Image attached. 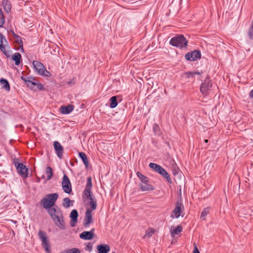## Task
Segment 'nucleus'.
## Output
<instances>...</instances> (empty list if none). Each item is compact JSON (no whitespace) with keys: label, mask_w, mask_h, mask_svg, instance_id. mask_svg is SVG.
Listing matches in <instances>:
<instances>
[{"label":"nucleus","mask_w":253,"mask_h":253,"mask_svg":"<svg viewBox=\"0 0 253 253\" xmlns=\"http://www.w3.org/2000/svg\"><path fill=\"white\" fill-rule=\"evenodd\" d=\"M58 198V194L57 193H51L43 197L41 201L43 207L47 209L55 206V202Z\"/></svg>","instance_id":"1"},{"label":"nucleus","mask_w":253,"mask_h":253,"mask_svg":"<svg viewBox=\"0 0 253 253\" xmlns=\"http://www.w3.org/2000/svg\"><path fill=\"white\" fill-rule=\"evenodd\" d=\"M169 43L173 46L182 49L187 46L188 41L183 35H178L172 37Z\"/></svg>","instance_id":"2"},{"label":"nucleus","mask_w":253,"mask_h":253,"mask_svg":"<svg viewBox=\"0 0 253 253\" xmlns=\"http://www.w3.org/2000/svg\"><path fill=\"white\" fill-rule=\"evenodd\" d=\"M38 236L41 241L42 246L44 249L46 253H50V244L46 232L42 230H40L38 232Z\"/></svg>","instance_id":"3"},{"label":"nucleus","mask_w":253,"mask_h":253,"mask_svg":"<svg viewBox=\"0 0 253 253\" xmlns=\"http://www.w3.org/2000/svg\"><path fill=\"white\" fill-rule=\"evenodd\" d=\"M33 65L35 70L38 74L46 77L49 76L50 73L46 70L42 63L35 60L33 62Z\"/></svg>","instance_id":"4"},{"label":"nucleus","mask_w":253,"mask_h":253,"mask_svg":"<svg viewBox=\"0 0 253 253\" xmlns=\"http://www.w3.org/2000/svg\"><path fill=\"white\" fill-rule=\"evenodd\" d=\"M18 161V159H15L14 164L18 173L25 178L27 177L28 169L23 164L19 163Z\"/></svg>","instance_id":"5"},{"label":"nucleus","mask_w":253,"mask_h":253,"mask_svg":"<svg viewBox=\"0 0 253 253\" xmlns=\"http://www.w3.org/2000/svg\"><path fill=\"white\" fill-rule=\"evenodd\" d=\"M184 210V206L181 203V200H177L176 205L171 214V217L177 218L180 216V213Z\"/></svg>","instance_id":"6"},{"label":"nucleus","mask_w":253,"mask_h":253,"mask_svg":"<svg viewBox=\"0 0 253 253\" xmlns=\"http://www.w3.org/2000/svg\"><path fill=\"white\" fill-rule=\"evenodd\" d=\"M201 57V53L200 50H195L189 52L185 55L186 60L190 61H196L200 59Z\"/></svg>","instance_id":"7"},{"label":"nucleus","mask_w":253,"mask_h":253,"mask_svg":"<svg viewBox=\"0 0 253 253\" xmlns=\"http://www.w3.org/2000/svg\"><path fill=\"white\" fill-rule=\"evenodd\" d=\"M52 219L63 215L62 211L55 205L46 210Z\"/></svg>","instance_id":"8"},{"label":"nucleus","mask_w":253,"mask_h":253,"mask_svg":"<svg viewBox=\"0 0 253 253\" xmlns=\"http://www.w3.org/2000/svg\"><path fill=\"white\" fill-rule=\"evenodd\" d=\"M212 87V83L209 79V77L207 76L204 82L202 83L200 86V91L203 94H206L208 91Z\"/></svg>","instance_id":"9"},{"label":"nucleus","mask_w":253,"mask_h":253,"mask_svg":"<svg viewBox=\"0 0 253 253\" xmlns=\"http://www.w3.org/2000/svg\"><path fill=\"white\" fill-rule=\"evenodd\" d=\"M62 186L64 192L70 194L72 191V186L69 179L66 175H64L62 182Z\"/></svg>","instance_id":"10"},{"label":"nucleus","mask_w":253,"mask_h":253,"mask_svg":"<svg viewBox=\"0 0 253 253\" xmlns=\"http://www.w3.org/2000/svg\"><path fill=\"white\" fill-rule=\"evenodd\" d=\"M92 222V214L91 210L90 209H87L84 220V225L85 227H88Z\"/></svg>","instance_id":"11"},{"label":"nucleus","mask_w":253,"mask_h":253,"mask_svg":"<svg viewBox=\"0 0 253 253\" xmlns=\"http://www.w3.org/2000/svg\"><path fill=\"white\" fill-rule=\"evenodd\" d=\"M53 147L57 157L60 159H62L64 151L63 147L57 141L54 142Z\"/></svg>","instance_id":"12"},{"label":"nucleus","mask_w":253,"mask_h":253,"mask_svg":"<svg viewBox=\"0 0 253 253\" xmlns=\"http://www.w3.org/2000/svg\"><path fill=\"white\" fill-rule=\"evenodd\" d=\"M56 225L61 230L65 229V223L64 220L63 215L56 217L52 219Z\"/></svg>","instance_id":"13"},{"label":"nucleus","mask_w":253,"mask_h":253,"mask_svg":"<svg viewBox=\"0 0 253 253\" xmlns=\"http://www.w3.org/2000/svg\"><path fill=\"white\" fill-rule=\"evenodd\" d=\"M156 172H158L162 175L164 178H165L169 183H172V181L171 178L169 176V175L167 172V171L160 165H159L157 169H156Z\"/></svg>","instance_id":"14"},{"label":"nucleus","mask_w":253,"mask_h":253,"mask_svg":"<svg viewBox=\"0 0 253 253\" xmlns=\"http://www.w3.org/2000/svg\"><path fill=\"white\" fill-rule=\"evenodd\" d=\"M78 212L76 210H73L70 215V217L71 219L70 225L71 227H75L76 223L78 222Z\"/></svg>","instance_id":"15"},{"label":"nucleus","mask_w":253,"mask_h":253,"mask_svg":"<svg viewBox=\"0 0 253 253\" xmlns=\"http://www.w3.org/2000/svg\"><path fill=\"white\" fill-rule=\"evenodd\" d=\"M94 231V229L92 228L89 231H84L80 234V238L85 240H91L93 237Z\"/></svg>","instance_id":"16"},{"label":"nucleus","mask_w":253,"mask_h":253,"mask_svg":"<svg viewBox=\"0 0 253 253\" xmlns=\"http://www.w3.org/2000/svg\"><path fill=\"white\" fill-rule=\"evenodd\" d=\"M140 189L143 192L144 191H153L154 190V187L150 184L148 183V182L141 183L140 184Z\"/></svg>","instance_id":"17"},{"label":"nucleus","mask_w":253,"mask_h":253,"mask_svg":"<svg viewBox=\"0 0 253 253\" xmlns=\"http://www.w3.org/2000/svg\"><path fill=\"white\" fill-rule=\"evenodd\" d=\"M74 106L69 104L67 106H62L60 107L61 113L63 114H69L74 110Z\"/></svg>","instance_id":"18"},{"label":"nucleus","mask_w":253,"mask_h":253,"mask_svg":"<svg viewBox=\"0 0 253 253\" xmlns=\"http://www.w3.org/2000/svg\"><path fill=\"white\" fill-rule=\"evenodd\" d=\"M98 253H108L110 250V247L108 245L101 244L97 246Z\"/></svg>","instance_id":"19"},{"label":"nucleus","mask_w":253,"mask_h":253,"mask_svg":"<svg viewBox=\"0 0 253 253\" xmlns=\"http://www.w3.org/2000/svg\"><path fill=\"white\" fill-rule=\"evenodd\" d=\"M7 48H9L8 43L7 44L6 43H4V45L0 46V50L3 52V53L5 55L6 57L9 58L11 56L10 51L8 50H6Z\"/></svg>","instance_id":"20"},{"label":"nucleus","mask_w":253,"mask_h":253,"mask_svg":"<svg viewBox=\"0 0 253 253\" xmlns=\"http://www.w3.org/2000/svg\"><path fill=\"white\" fill-rule=\"evenodd\" d=\"M2 4L3 5L4 9L7 13L10 11L11 9V5L10 1L8 0H3L2 1Z\"/></svg>","instance_id":"21"},{"label":"nucleus","mask_w":253,"mask_h":253,"mask_svg":"<svg viewBox=\"0 0 253 253\" xmlns=\"http://www.w3.org/2000/svg\"><path fill=\"white\" fill-rule=\"evenodd\" d=\"M74 201L71 200L69 198H65L63 199L62 205L65 208H68L73 206Z\"/></svg>","instance_id":"22"},{"label":"nucleus","mask_w":253,"mask_h":253,"mask_svg":"<svg viewBox=\"0 0 253 253\" xmlns=\"http://www.w3.org/2000/svg\"><path fill=\"white\" fill-rule=\"evenodd\" d=\"M0 84L3 88L9 91L10 90L9 84L8 81L5 79L1 78L0 80Z\"/></svg>","instance_id":"23"},{"label":"nucleus","mask_w":253,"mask_h":253,"mask_svg":"<svg viewBox=\"0 0 253 253\" xmlns=\"http://www.w3.org/2000/svg\"><path fill=\"white\" fill-rule=\"evenodd\" d=\"M12 59L15 61V64L18 66L20 64L21 55L19 53L15 52L12 56Z\"/></svg>","instance_id":"24"},{"label":"nucleus","mask_w":253,"mask_h":253,"mask_svg":"<svg viewBox=\"0 0 253 253\" xmlns=\"http://www.w3.org/2000/svg\"><path fill=\"white\" fill-rule=\"evenodd\" d=\"M79 157L82 159L85 166L87 168L88 166V161L87 157L84 152H80L79 153Z\"/></svg>","instance_id":"25"},{"label":"nucleus","mask_w":253,"mask_h":253,"mask_svg":"<svg viewBox=\"0 0 253 253\" xmlns=\"http://www.w3.org/2000/svg\"><path fill=\"white\" fill-rule=\"evenodd\" d=\"M22 79L24 81L28 87L30 88H33L36 85V83L31 81L29 78L25 79L22 77Z\"/></svg>","instance_id":"26"},{"label":"nucleus","mask_w":253,"mask_h":253,"mask_svg":"<svg viewBox=\"0 0 253 253\" xmlns=\"http://www.w3.org/2000/svg\"><path fill=\"white\" fill-rule=\"evenodd\" d=\"M14 38L15 39V42L20 46L21 48V51L24 52L23 42L21 38L18 35L15 36Z\"/></svg>","instance_id":"27"},{"label":"nucleus","mask_w":253,"mask_h":253,"mask_svg":"<svg viewBox=\"0 0 253 253\" xmlns=\"http://www.w3.org/2000/svg\"><path fill=\"white\" fill-rule=\"evenodd\" d=\"M109 102L110 103V107L111 108H114L118 105V102L117 100V96H114L111 97L110 98Z\"/></svg>","instance_id":"28"},{"label":"nucleus","mask_w":253,"mask_h":253,"mask_svg":"<svg viewBox=\"0 0 253 253\" xmlns=\"http://www.w3.org/2000/svg\"><path fill=\"white\" fill-rule=\"evenodd\" d=\"M91 191L90 189H84L83 191V199H89L93 197L91 195Z\"/></svg>","instance_id":"29"},{"label":"nucleus","mask_w":253,"mask_h":253,"mask_svg":"<svg viewBox=\"0 0 253 253\" xmlns=\"http://www.w3.org/2000/svg\"><path fill=\"white\" fill-rule=\"evenodd\" d=\"M89 205L90 207V209L91 210V211L95 210L97 208V202L96 200L94 199L93 197L89 198Z\"/></svg>","instance_id":"30"},{"label":"nucleus","mask_w":253,"mask_h":253,"mask_svg":"<svg viewBox=\"0 0 253 253\" xmlns=\"http://www.w3.org/2000/svg\"><path fill=\"white\" fill-rule=\"evenodd\" d=\"M45 173L47 176V180H49L51 179L53 174L52 168L50 167H47L46 168Z\"/></svg>","instance_id":"31"},{"label":"nucleus","mask_w":253,"mask_h":253,"mask_svg":"<svg viewBox=\"0 0 253 253\" xmlns=\"http://www.w3.org/2000/svg\"><path fill=\"white\" fill-rule=\"evenodd\" d=\"M136 175L142 182V183L144 182L146 183V182H148L149 178L143 175L140 172H137Z\"/></svg>","instance_id":"32"},{"label":"nucleus","mask_w":253,"mask_h":253,"mask_svg":"<svg viewBox=\"0 0 253 253\" xmlns=\"http://www.w3.org/2000/svg\"><path fill=\"white\" fill-rule=\"evenodd\" d=\"M182 230L181 225H178L173 231H171V236L174 237L175 235L178 234Z\"/></svg>","instance_id":"33"},{"label":"nucleus","mask_w":253,"mask_h":253,"mask_svg":"<svg viewBox=\"0 0 253 253\" xmlns=\"http://www.w3.org/2000/svg\"><path fill=\"white\" fill-rule=\"evenodd\" d=\"M154 230L153 229H152L151 228H148L146 231L145 234L143 238H149L152 236V235L154 234Z\"/></svg>","instance_id":"34"},{"label":"nucleus","mask_w":253,"mask_h":253,"mask_svg":"<svg viewBox=\"0 0 253 253\" xmlns=\"http://www.w3.org/2000/svg\"><path fill=\"white\" fill-rule=\"evenodd\" d=\"M153 130L156 135H160V129L158 125L157 124H154L153 126Z\"/></svg>","instance_id":"35"},{"label":"nucleus","mask_w":253,"mask_h":253,"mask_svg":"<svg viewBox=\"0 0 253 253\" xmlns=\"http://www.w3.org/2000/svg\"><path fill=\"white\" fill-rule=\"evenodd\" d=\"M248 35L250 39L253 40V19L252 21L251 25L248 30Z\"/></svg>","instance_id":"36"},{"label":"nucleus","mask_w":253,"mask_h":253,"mask_svg":"<svg viewBox=\"0 0 253 253\" xmlns=\"http://www.w3.org/2000/svg\"><path fill=\"white\" fill-rule=\"evenodd\" d=\"M5 22V18L2 10L0 8V28L3 27Z\"/></svg>","instance_id":"37"},{"label":"nucleus","mask_w":253,"mask_h":253,"mask_svg":"<svg viewBox=\"0 0 253 253\" xmlns=\"http://www.w3.org/2000/svg\"><path fill=\"white\" fill-rule=\"evenodd\" d=\"M92 188V182L91 177H88L87 178V182L85 185V189L91 190Z\"/></svg>","instance_id":"38"},{"label":"nucleus","mask_w":253,"mask_h":253,"mask_svg":"<svg viewBox=\"0 0 253 253\" xmlns=\"http://www.w3.org/2000/svg\"><path fill=\"white\" fill-rule=\"evenodd\" d=\"M209 208L204 209V210L201 212V218H203V219H205V217L207 216V215L209 213Z\"/></svg>","instance_id":"39"},{"label":"nucleus","mask_w":253,"mask_h":253,"mask_svg":"<svg viewBox=\"0 0 253 253\" xmlns=\"http://www.w3.org/2000/svg\"><path fill=\"white\" fill-rule=\"evenodd\" d=\"M7 41L3 36V35L0 33V46L4 45V43H7Z\"/></svg>","instance_id":"40"},{"label":"nucleus","mask_w":253,"mask_h":253,"mask_svg":"<svg viewBox=\"0 0 253 253\" xmlns=\"http://www.w3.org/2000/svg\"><path fill=\"white\" fill-rule=\"evenodd\" d=\"M65 253H81V251L78 248H73L65 251Z\"/></svg>","instance_id":"41"},{"label":"nucleus","mask_w":253,"mask_h":253,"mask_svg":"<svg viewBox=\"0 0 253 253\" xmlns=\"http://www.w3.org/2000/svg\"><path fill=\"white\" fill-rule=\"evenodd\" d=\"M159 165L158 164H157L156 163H150L149 164V167L153 169L154 170H155L156 171V169H157V168H158Z\"/></svg>","instance_id":"42"},{"label":"nucleus","mask_w":253,"mask_h":253,"mask_svg":"<svg viewBox=\"0 0 253 253\" xmlns=\"http://www.w3.org/2000/svg\"><path fill=\"white\" fill-rule=\"evenodd\" d=\"M92 249V245L90 243H88L85 248L86 251L91 252Z\"/></svg>","instance_id":"43"},{"label":"nucleus","mask_w":253,"mask_h":253,"mask_svg":"<svg viewBox=\"0 0 253 253\" xmlns=\"http://www.w3.org/2000/svg\"><path fill=\"white\" fill-rule=\"evenodd\" d=\"M185 74L187 78H189L190 77H193L194 76V73L191 72H186Z\"/></svg>","instance_id":"44"},{"label":"nucleus","mask_w":253,"mask_h":253,"mask_svg":"<svg viewBox=\"0 0 253 253\" xmlns=\"http://www.w3.org/2000/svg\"><path fill=\"white\" fill-rule=\"evenodd\" d=\"M37 87V88H38L39 89H41V90H42L43 88V86L42 85V84L40 83H36V85Z\"/></svg>","instance_id":"45"},{"label":"nucleus","mask_w":253,"mask_h":253,"mask_svg":"<svg viewBox=\"0 0 253 253\" xmlns=\"http://www.w3.org/2000/svg\"><path fill=\"white\" fill-rule=\"evenodd\" d=\"M8 33L9 34H11L13 36V37L16 36L17 34H16L15 33V32H14L13 30L12 29H10L8 31Z\"/></svg>","instance_id":"46"},{"label":"nucleus","mask_w":253,"mask_h":253,"mask_svg":"<svg viewBox=\"0 0 253 253\" xmlns=\"http://www.w3.org/2000/svg\"><path fill=\"white\" fill-rule=\"evenodd\" d=\"M193 253H200L196 246H195V248H194V249L193 251Z\"/></svg>","instance_id":"47"},{"label":"nucleus","mask_w":253,"mask_h":253,"mask_svg":"<svg viewBox=\"0 0 253 253\" xmlns=\"http://www.w3.org/2000/svg\"><path fill=\"white\" fill-rule=\"evenodd\" d=\"M249 96L250 98L253 99V89L250 92Z\"/></svg>","instance_id":"48"},{"label":"nucleus","mask_w":253,"mask_h":253,"mask_svg":"<svg viewBox=\"0 0 253 253\" xmlns=\"http://www.w3.org/2000/svg\"><path fill=\"white\" fill-rule=\"evenodd\" d=\"M193 73H194V75L197 74V75H200V73L199 72H194Z\"/></svg>","instance_id":"49"},{"label":"nucleus","mask_w":253,"mask_h":253,"mask_svg":"<svg viewBox=\"0 0 253 253\" xmlns=\"http://www.w3.org/2000/svg\"><path fill=\"white\" fill-rule=\"evenodd\" d=\"M205 142L206 143H207V142H208V139H205Z\"/></svg>","instance_id":"50"},{"label":"nucleus","mask_w":253,"mask_h":253,"mask_svg":"<svg viewBox=\"0 0 253 253\" xmlns=\"http://www.w3.org/2000/svg\"><path fill=\"white\" fill-rule=\"evenodd\" d=\"M112 253H116L115 252H113Z\"/></svg>","instance_id":"51"}]
</instances>
